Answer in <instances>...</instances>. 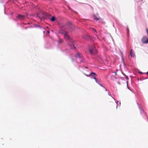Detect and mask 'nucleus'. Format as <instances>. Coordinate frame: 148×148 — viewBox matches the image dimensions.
Returning a JSON list of instances; mask_svg holds the SVG:
<instances>
[{
    "instance_id": "nucleus-1",
    "label": "nucleus",
    "mask_w": 148,
    "mask_h": 148,
    "mask_svg": "<svg viewBox=\"0 0 148 148\" xmlns=\"http://www.w3.org/2000/svg\"><path fill=\"white\" fill-rule=\"evenodd\" d=\"M64 28L65 29H68L71 31L73 30L74 29L72 25V23L71 22H69L66 26H64V27H62L59 32L60 33L64 35V38L66 39H69L70 38V36L68 35V32L64 30Z\"/></svg>"
},
{
    "instance_id": "nucleus-2",
    "label": "nucleus",
    "mask_w": 148,
    "mask_h": 148,
    "mask_svg": "<svg viewBox=\"0 0 148 148\" xmlns=\"http://www.w3.org/2000/svg\"><path fill=\"white\" fill-rule=\"evenodd\" d=\"M89 51L90 54L92 55H94L97 53V51L94 45H92L89 47Z\"/></svg>"
},
{
    "instance_id": "nucleus-3",
    "label": "nucleus",
    "mask_w": 148,
    "mask_h": 148,
    "mask_svg": "<svg viewBox=\"0 0 148 148\" xmlns=\"http://www.w3.org/2000/svg\"><path fill=\"white\" fill-rule=\"evenodd\" d=\"M141 41L143 44L148 43V38L145 36H143L141 39Z\"/></svg>"
},
{
    "instance_id": "nucleus-4",
    "label": "nucleus",
    "mask_w": 148,
    "mask_h": 148,
    "mask_svg": "<svg viewBox=\"0 0 148 148\" xmlns=\"http://www.w3.org/2000/svg\"><path fill=\"white\" fill-rule=\"evenodd\" d=\"M71 42L70 44V48L71 49H73L75 48V46L74 45L75 42L73 40H70Z\"/></svg>"
},
{
    "instance_id": "nucleus-5",
    "label": "nucleus",
    "mask_w": 148,
    "mask_h": 148,
    "mask_svg": "<svg viewBox=\"0 0 148 148\" xmlns=\"http://www.w3.org/2000/svg\"><path fill=\"white\" fill-rule=\"evenodd\" d=\"M17 18H18L20 20H22L24 19L25 18V16L23 15H18Z\"/></svg>"
},
{
    "instance_id": "nucleus-6",
    "label": "nucleus",
    "mask_w": 148,
    "mask_h": 148,
    "mask_svg": "<svg viewBox=\"0 0 148 148\" xmlns=\"http://www.w3.org/2000/svg\"><path fill=\"white\" fill-rule=\"evenodd\" d=\"M130 54L131 56L132 57H134L135 56V55L134 52L133 51L132 49H131L130 52Z\"/></svg>"
},
{
    "instance_id": "nucleus-7",
    "label": "nucleus",
    "mask_w": 148,
    "mask_h": 148,
    "mask_svg": "<svg viewBox=\"0 0 148 148\" xmlns=\"http://www.w3.org/2000/svg\"><path fill=\"white\" fill-rule=\"evenodd\" d=\"M90 75L93 77L94 79L95 80H96L95 76L97 75L95 73L93 72H92L91 73Z\"/></svg>"
},
{
    "instance_id": "nucleus-8",
    "label": "nucleus",
    "mask_w": 148,
    "mask_h": 148,
    "mask_svg": "<svg viewBox=\"0 0 148 148\" xmlns=\"http://www.w3.org/2000/svg\"><path fill=\"white\" fill-rule=\"evenodd\" d=\"M80 55H81V54L80 53H77V55H76L75 56V57L80 58L81 57L80 56Z\"/></svg>"
},
{
    "instance_id": "nucleus-9",
    "label": "nucleus",
    "mask_w": 148,
    "mask_h": 148,
    "mask_svg": "<svg viewBox=\"0 0 148 148\" xmlns=\"http://www.w3.org/2000/svg\"><path fill=\"white\" fill-rule=\"evenodd\" d=\"M55 20V18L54 16H52L51 19V21H54Z\"/></svg>"
},
{
    "instance_id": "nucleus-10",
    "label": "nucleus",
    "mask_w": 148,
    "mask_h": 148,
    "mask_svg": "<svg viewBox=\"0 0 148 148\" xmlns=\"http://www.w3.org/2000/svg\"><path fill=\"white\" fill-rule=\"evenodd\" d=\"M112 79L114 80L115 79H116V78L115 76H112L111 77Z\"/></svg>"
},
{
    "instance_id": "nucleus-11",
    "label": "nucleus",
    "mask_w": 148,
    "mask_h": 148,
    "mask_svg": "<svg viewBox=\"0 0 148 148\" xmlns=\"http://www.w3.org/2000/svg\"><path fill=\"white\" fill-rule=\"evenodd\" d=\"M63 40L62 39H60L59 40V42L60 43H61L63 42Z\"/></svg>"
},
{
    "instance_id": "nucleus-12",
    "label": "nucleus",
    "mask_w": 148,
    "mask_h": 148,
    "mask_svg": "<svg viewBox=\"0 0 148 148\" xmlns=\"http://www.w3.org/2000/svg\"><path fill=\"white\" fill-rule=\"evenodd\" d=\"M95 80L97 83H98V84H99L100 82L99 81H98L97 79H96V80Z\"/></svg>"
},
{
    "instance_id": "nucleus-13",
    "label": "nucleus",
    "mask_w": 148,
    "mask_h": 148,
    "mask_svg": "<svg viewBox=\"0 0 148 148\" xmlns=\"http://www.w3.org/2000/svg\"><path fill=\"white\" fill-rule=\"evenodd\" d=\"M94 19L95 20H99V18H95Z\"/></svg>"
},
{
    "instance_id": "nucleus-14",
    "label": "nucleus",
    "mask_w": 148,
    "mask_h": 148,
    "mask_svg": "<svg viewBox=\"0 0 148 148\" xmlns=\"http://www.w3.org/2000/svg\"><path fill=\"white\" fill-rule=\"evenodd\" d=\"M146 31L147 34V36H148V29L146 28Z\"/></svg>"
},
{
    "instance_id": "nucleus-15",
    "label": "nucleus",
    "mask_w": 148,
    "mask_h": 148,
    "mask_svg": "<svg viewBox=\"0 0 148 148\" xmlns=\"http://www.w3.org/2000/svg\"><path fill=\"white\" fill-rule=\"evenodd\" d=\"M113 73H115V75H117V74L116 72H114Z\"/></svg>"
},
{
    "instance_id": "nucleus-16",
    "label": "nucleus",
    "mask_w": 148,
    "mask_h": 148,
    "mask_svg": "<svg viewBox=\"0 0 148 148\" xmlns=\"http://www.w3.org/2000/svg\"><path fill=\"white\" fill-rule=\"evenodd\" d=\"M146 73L148 75V71Z\"/></svg>"
},
{
    "instance_id": "nucleus-17",
    "label": "nucleus",
    "mask_w": 148,
    "mask_h": 148,
    "mask_svg": "<svg viewBox=\"0 0 148 148\" xmlns=\"http://www.w3.org/2000/svg\"><path fill=\"white\" fill-rule=\"evenodd\" d=\"M86 75V76H89V75Z\"/></svg>"
},
{
    "instance_id": "nucleus-18",
    "label": "nucleus",
    "mask_w": 148,
    "mask_h": 148,
    "mask_svg": "<svg viewBox=\"0 0 148 148\" xmlns=\"http://www.w3.org/2000/svg\"><path fill=\"white\" fill-rule=\"evenodd\" d=\"M108 94L110 95V93H108Z\"/></svg>"
},
{
    "instance_id": "nucleus-19",
    "label": "nucleus",
    "mask_w": 148,
    "mask_h": 148,
    "mask_svg": "<svg viewBox=\"0 0 148 148\" xmlns=\"http://www.w3.org/2000/svg\"><path fill=\"white\" fill-rule=\"evenodd\" d=\"M140 73H141V74H142V73H143L142 72H140Z\"/></svg>"
},
{
    "instance_id": "nucleus-20",
    "label": "nucleus",
    "mask_w": 148,
    "mask_h": 148,
    "mask_svg": "<svg viewBox=\"0 0 148 148\" xmlns=\"http://www.w3.org/2000/svg\"><path fill=\"white\" fill-rule=\"evenodd\" d=\"M48 33H49V31H48Z\"/></svg>"
},
{
    "instance_id": "nucleus-21",
    "label": "nucleus",
    "mask_w": 148,
    "mask_h": 148,
    "mask_svg": "<svg viewBox=\"0 0 148 148\" xmlns=\"http://www.w3.org/2000/svg\"><path fill=\"white\" fill-rule=\"evenodd\" d=\"M94 30L96 32V31H95V29H94Z\"/></svg>"
},
{
    "instance_id": "nucleus-22",
    "label": "nucleus",
    "mask_w": 148,
    "mask_h": 148,
    "mask_svg": "<svg viewBox=\"0 0 148 148\" xmlns=\"http://www.w3.org/2000/svg\"><path fill=\"white\" fill-rule=\"evenodd\" d=\"M86 68H87V67H86Z\"/></svg>"
}]
</instances>
